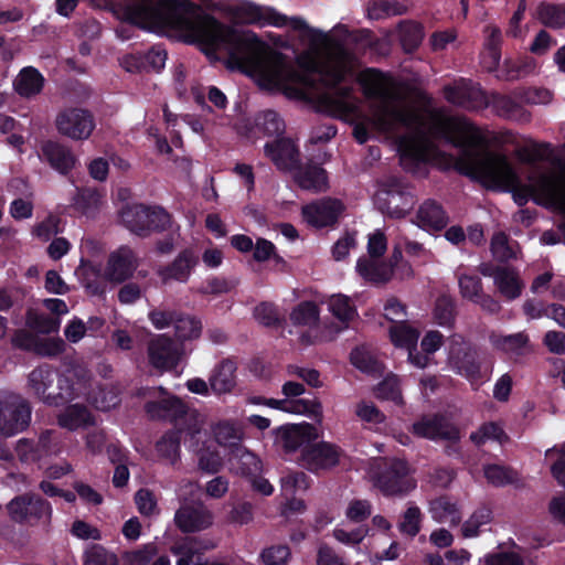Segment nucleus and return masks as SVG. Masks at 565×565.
Here are the masks:
<instances>
[{
  "mask_svg": "<svg viewBox=\"0 0 565 565\" xmlns=\"http://www.w3.org/2000/svg\"><path fill=\"white\" fill-rule=\"evenodd\" d=\"M398 152L402 167L408 171H415L429 159L426 143L415 137H402L398 142Z\"/></svg>",
  "mask_w": 565,
  "mask_h": 565,
  "instance_id": "obj_25",
  "label": "nucleus"
},
{
  "mask_svg": "<svg viewBox=\"0 0 565 565\" xmlns=\"http://www.w3.org/2000/svg\"><path fill=\"white\" fill-rule=\"evenodd\" d=\"M355 270L362 279L373 286H384L393 277L392 264L366 256L358 259Z\"/></svg>",
  "mask_w": 565,
  "mask_h": 565,
  "instance_id": "obj_26",
  "label": "nucleus"
},
{
  "mask_svg": "<svg viewBox=\"0 0 565 565\" xmlns=\"http://www.w3.org/2000/svg\"><path fill=\"white\" fill-rule=\"evenodd\" d=\"M350 361L356 369L366 374H375L380 370L379 361L364 349H353Z\"/></svg>",
  "mask_w": 565,
  "mask_h": 565,
  "instance_id": "obj_54",
  "label": "nucleus"
},
{
  "mask_svg": "<svg viewBox=\"0 0 565 565\" xmlns=\"http://www.w3.org/2000/svg\"><path fill=\"white\" fill-rule=\"evenodd\" d=\"M419 332L405 321H399L390 328V339L397 348L412 349L417 345Z\"/></svg>",
  "mask_w": 565,
  "mask_h": 565,
  "instance_id": "obj_41",
  "label": "nucleus"
},
{
  "mask_svg": "<svg viewBox=\"0 0 565 565\" xmlns=\"http://www.w3.org/2000/svg\"><path fill=\"white\" fill-rule=\"evenodd\" d=\"M535 17L545 28L552 30L565 29V2L553 3L542 1L536 7Z\"/></svg>",
  "mask_w": 565,
  "mask_h": 565,
  "instance_id": "obj_36",
  "label": "nucleus"
},
{
  "mask_svg": "<svg viewBox=\"0 0 565 565\" xmlns=\"http://www.w3.org/2000/svg\"><path fill=\"white\" fill-rule=\"evenodd\" d=\"M60 427L74 431L95 425V418L84 404H70L57 415Z\"/></svg>",
  "mask_w": 565,
  "mask_h": 565,
  "instance_id": "obj_31",
  "label": "nucleus"
},
{
  "mask_svg": "<svg viewBox=\"0 0 565 565\" xmlns=\"http://www.w3.org/2000/svg\"><path fill=\"white\" fill-rule=\"evenodd\" d=\"M390 74L374 67H366L358 77L363 95L367 99H380L382 106L376 115V124L382 130H391L395 125L409 128L419 124V116L416 111L392 105L396 99L387 86L391 84Z\"/></svg>",
  "mask_w": 565,
  "mask_h": 565,
  "instance_id": "obj_3",
  "label": "nucleus"
},
{
  "mask_svg": "<svg viewBox=\"0 0 565 565\" xmlns=\"http://www.w3.org/2000/svg\"><path fill=\"white\" fill-rule=\"evenodd\" d=\"M268 157L278 170L292 171L300 162L299 149L290 138L279 137L264 147Z\"/></svg>",
  "mask_w": 565,
  "mask_h": 565,
  "instance_id": "obj_20",
  "label": "nucleus"
},
{
  "mask_svg": "<svg viewBox=\"0 0 565 565\" xmlns=\"http://www.w3.org/2000/svg\"><path fill=\"white\" fill-rule=\"evenodd\" d=\"M434 319L441 327H452L456 319V303L447 295L439 296L435 301Z\"/></svg>",
  "mask_w": 565,
  "mask_h": 565,
  "instance_id": "obj_46",
  "label": "nucleus"
},
{
  "mask_svg": "<svg viewBox=\"0 0 565 565\" xmlns=\"http://www.w3.org/2000/svg\"><path fill=\"white\" fill-rule=\"evenodd\" d=\"M295 170V182L302 190L315 193L324 192L329 188V179L326 169L316 163H300Z\"/></svg>",
  "mask_w": 565,
  "mask_h": 565,
  "instance_id": "obj_27",
  "label": "nucleus"
},
{
  "mask_svg": "<svg viewBox=\"0 0 565 565\" xmlns=\"http://www.w3.org/2000/svg\"><path fill=\"white\" fill-rule=\"evenodd\" d=\"M435 134L459 149L455 169L460 174L479 180L490 188H511L514 202L524 206L530 199L536 204L565 210V178L542 174L536 184H522L509 158L490 150L487 135L472 121L446 117L435 126ZM565 172V163L562 166Z\"/></svg>",
  "mask_w": 565,
  "mask_h": 565,
  "instance_id": "obj_2",
  "label": "nucleus"
},
{
  "mask_svg": "<svg viewBox=\"0 0 565 565\" xmlns=\"http://www.w3.org/2000/svg\"><path fill=\"white\" fill-rule=\"evenodd\" d=\"M32 408L26 401L6 402L0 405V433L11 437L24 431L31 422Z\"/></svg>",
  "mask_w": 565,
  "mask_h": 565,
  "instance_id": "obj_19",
  "label": "nucleus"
},
{
  "mask_svg": "<svg viewBox=\"0 0 565 565\" xmlns=\"http://www.w3.org/2000/svg\"><path fill=\"white\" fill-rule=\"evenodd\" d=\"M254 317L265 327H279L281 319L274 303L260 302L254 309Z\"/></svg>",
  "mask_w": 565,
  "mask_h": 565,
  "instance_id": "obj_59",
  "label": "nucleus"
},
{
  "mask_svg": "<svg viewBox=\"0 0 565 565\" xmlns=\"http://www.w3.org/2000/svg\"><path fill=\"white\" fill-rule=\"evenodd\" d=\"M42 152L50 166L62 174H67L74 168L75 157L68 148L58 142H45Z\"/></svg>",
  "mask_w": 565,
  "mask_h": 565,
  "instance_id": "obj_33",
  "label": "nucleus"
},
{
  "mask_svg": "<svg viewBox=\"0 0 565 565\" xmlns=\"http://www.w3.org/2000/svg\"><path fill=\"white\" fill-rule=\"evenodd\" d=\"M236 363L232 359L221 361L210 377L211 388L217 393H228L236 385Z\"/></svg>",
  "mask_w": 565,
  "mask_h": 565,
  "instance_id": "obj_34",
  "label": "nucleus"
},
{
  "mask_svg": "<svg viewBox=\"0 0 565 565\" xmlns=\"http://www.w3.org/2000/svg\"><path fill=\"white\" fill-rule=\"evenodd\" d=\"M420 524V509L417 505H409L402 515V520L398 523V530L401 533L414 537L419 533Z\"/></svg>",
  "mask_w": 565,
  "mask_h": 565,
  "instance_id": "obj_51",
  "label": "nucleus"
},
{
  "mask_svg": "<svg viewBox=\"0 0 565 565\" xmlns=\"http://www.w3.org/2000/svg\"><path fill=\"white\" fill-rule=\"evenodd\" d=\"M146 72H160L168 57L167 51L161 45H153L147 52L142 53Z\"/></svg>",
  "mask_w": 565,
  "mask_h": 565,
  "instance_id": "obj_60",
  "label": "nucleus"
},
{
  "mask_svg": "<svg viewBox=\"0 0 565 565\" xmlns=\"http://www.w3.org/2000/svg\"><path fill=\"white\" fill-rule=\"evenodd\" d=\"M223 467V459L217 451L203 450L199 455V468L207 473H217Z\"/></svg>",
  "mask_w": 565,
  "mask_h": 565,
  "instance_id": "obj_64",
  "label": "nucleus"
},
{
  "mask_svg": "<svg viewBox=\"0 0 565 565\" xmlns=\"http://www.w3.org/2000/svg\"><path fill=\"white\" fill-rule=\"evenodd\" d=\"M429 510L433 519L438 522H445L448 519L451 521L456 518L459 519L456 503H454L447 495H440L430 501Z\"/></svg>",
  "mask_w": 565,
  "mask_h": 565,
  "instance_id": "obj_49",
  "label": "nucleus"
},
{
  "mask_svg": "<svg viewBox=\"0 0 565 565\" xmlns=\"http://www.w3.org/2000/svg\"><path fill=\"white\" fill-rule=\"evenodd\" d=\"M51 431L46 430L41 434L38 441L22 438L17 443L15 450L22 461H35L49 451L47 443Z\"/></svg>",
  "mask_w": 565,
  "mask_h": 565,
  "instance_id": "obj_39",
  "label": "nucleus"
},
{
  "mask_svg": "<svg viewBox=\"0 0 565 565\" xmlns=\"http://www.w3.org/2000/svg\"><path fill=\"white\" fill-rule=\"evenodd\" d=\"M149 365L160 373L170 372L180 363L181 352L177 342L167 334H158L147 345Z\"/></svg>",
  "mask_w": 565,
  "mask_h": 565,
  "instance_id": "obj_14",
  "label": "nucleus"
},
{
  "mask_svg": "<svg viewBox=\"0 0 565 565\" xmlns=\"http://www.w3.org/2000/svg\"><path fill=\"white\" fill-rule=\"evenodd\" d=\"M494 274V285L505 299L514 300L521 296L524 285L513 268L497 266Z\"/></svg>",
  "mask_w": 565,
  "mask_h": 565,
  "instance_id": "obj_35",
  "label": "nucleus"
},
{
  "mask_svg": "<svg viewBox=\"0 0 565 565\" xmlns=\"http://www.w3.org/2000/svg\"><path fill=\"white\" fill-rule=\"evenodd\" d=\"M198 9L191 0H134L125 7V17L135 25L183 30L209 58L216 60L217 52H224L227 67L256 75L260 86L284 90L300 100L310 99L318 88V65L312 58L299 56L298 70L253 31L224 24L212 14L191 18Z\"/></svg>",
  "mask_w": 565,
  "mask_h": 565,
  "instance_id": "obj_1",
  "label": "nucleus"
},
{
  "mask_svg": "<svg viewBox=\"0 0 565 565\" xmlns=\"http://www.w3.org/2000/svg\"><path fill=\"white\" fill-rule=\"evenodd\" d=\"M445 99L466 110H481L487 108V93L470 81H460L455 85L444 87Z\"/></svg>",
  "mask_w": 565,
  "mask_h": 565,
  "instance_id": "obj_18",
  "label": "nucleus"
},
{
  "mask_svg": "<svg viewBox=\"0 0 565 565\" xmlns=\"http://www.w3.org/2000/svg\"><path fill=\"white\" fill-rule=\"evenodd\" d=\"M28 326L39 333L50 334L58 330L60 322L49 316L34 315L28 317Z\"/></svg>",
  "mask_w": 565,
  "mask_h": 565,
  "instance_id": "obj_61",
  "label": "nucleus"
},
{
  "mask_svg": "<svg viewBox=\"0 0 565 565\" xmlns=\"http://www.w3.org/2000/svg\"><path fill=\"white\" fill-rule=\"evenodd\" d=\"M328 306L330 312L342 323L348 324L358 316L356 308L348 296L333 295Z\"/></svg>",
  "mask_w": 565,
  "mask_h": 565,
  "instance_id": "obj_45",
  "label": "nucleus"
},
{
  "mask_svg": "<svg viewBox=\"0 0 565 565\" xmlns=\"http://www.w3.org/2000/svg\"><path fill=\"white\" fill-rule=\"evenodd\" d=\"M448 222L446 210L436 200H425L417 210L416 224L427 232H440L446 228Z\"/></svg>",
  "mask_w": 565,
  "mask_h": 565,
  "instance_id": "obj_24",
  "label": "nucleus"
},
{
  "mask_svg": "<svg viewBox=\"0 0 565 565\" xmlns=\"http://www.w3.org/2000/svg\"><path fill=\"white\" fill-rule=\"evenodd\" d=\"M405 12L403 6L399 3H391L385 0H380L373 2V4L369 8V17L371 19H382L386 15H399Z\"/></svg>",
  "mask_w": 565,
  "mask_h": 565,
  "instance_id": "obj_63",
  "label": "nucleus"
},
{
  "mask_svg": "<svg viewBox=\"0 0 565 565\" xmlns=\"http://www.w3.org/2000/svg\"><path fill=\"white\" fill-rule=\"evenodd\" d=\"M214 435L217 444L226 447L228 451L243 444L241 430L230 422L218 423L214 429Z\"/></svg>",
  "mask_w": 565,
  "mask_h": 565,
  "instance_id": "obj_48",
  "label": "nucleus"
},
{
  "mask_svg": "<svg viewBox=\"0 0 565 565\" xmlns=\"http://www.w3.org/2000/svg\"><path fill=\"white\" fill-rule=\"evenodd\" d=\"M188 405L175 395H168L158 401H149L145 404V412L151 419L169 420L177 423L186 416Z\"/></svg>",
  "mask_w": 565,
  "mask_h": 565,
  "instance_id": "obj_22",
  "label": "nucleus"
},
{
  "mask_svg": "<svg viewBox=\"0 0 565 565\" xmlns=\"http://www.w3.org/2000/svg\"><path fill=\"white\" fill-rule=\"evenodd\" d=\"M521 103L524 104H547L552 100L553 94L547 88L543 87H522L513 92Z\"/></svg>",
  "mask_w": 565,
  "mask_h": 565,
  "instance_id": "obj_50",
  "label": "nucleus"
},
{
  "mask_svg": "<svg viewBox=\"0 0 565 565\" xmlns=\"http://www.w3.org/2000/svg\"><path fill=\"white\" fill-rule=\"evenodd\" d=\"M411 431L417 437L429 440H448L452 443L460 440L458 427L438 413L422 416L413 423Z\"/></svg>",
  "mask_w": 565,
  "mask_h": 565,
  "instance_id": "obj_16",
  "label": "nucleus"
},
{
  "mask_svg": "<svg viewBox=\"0 0 565 565\" xmlns=\"http://www.w3.org/2000/svg\"><path fill=\"white\" fill-rule=\"evenodd\" d=\"M277 435L287 454L303 449L317 438L315 426L308 423L281 426L277 429Z\"/></svg>",
  "mask_w": 565,
  "mask_h": 565,
  "instance_id": "obj_23",
  "label": "nucleus"
},
{
  "mask_svg": "<svg viewBox=\"0 0 565 565\" xmlns=\"http://www.w3.org/2000/svg\"><path fill=\"white\" fill-rule=\"evenodd\" d=\"M139 266V259L132 248L121 245L108 255L104 277L111 284H124L131 279Z\"/></svg>",
  "mask_w": 565,
  "mask_h": 565,
  "instance_id": "obj_15",
  "label": "nucleus"
},
{
  "mask_svg": "<svg viewBox=\"0 0 565 565\" xmlns=\"http://www.w3.org/2000/svg\"><path fill=\"white\" fill-rule=\"evenodd\" d=\"M469 439L475 446L481 447L488 440L498 441L500 445H503L509 441L510 438L499 423L487 422L483 423L477 431H472Z\"/></svg>",
  "mask_w": 565,
  "mask_h": 565,
  "instance_id": "obj_40",
  "label": "nucleus"
},
{
  "mask_svg": "<svg viewBox=\"0 0 565 565\" xmlns=\"http://www.w3.org/2000/svg\"><path fill=\"white\" fill-rule=\"evenodd\" d=\"M487 108L491 107L493 113L503 119L529 122L531 120V113L524 108L522 103L514 96L504 95L498 92L487 94Z\"/></svg>",
  "mask_w": 565,
  "mask_h": 565,
  "instance_id": "obj_21",
  "label": "nucleus"
},
{
  "mask_svg": "<svg viewBox=\"0 0 565 565\" xmlns=\"http://www.w3.org/2000/svg\"><path fill=\"white\" fill-rule=\"evenodd\" d=\"M344 456L343 449L329 441H318L301 449L298 463L312 473H320L335 468Z\"/></svg>",
  "mask_w": 565,
  "mask_h": 565,
  "instance_id": "obj_10",
  "label": "nucleus"
},
{
  "mask_svg": "<svg viewBox=\"0 0 565 565\" xmlns=\"http://www.w3.org/2000/svg\"><path fill=\"white\" fill-rule=\"evenodd\" d=\"M177 526L184 533L204 530L212 524L210 512L193 507H181L174 515Z\"/></svg>",
  "mask_w": 565,
  "mask_h": 565,
  "instance_id": "obj_30",
  "label": "nucleus"
},
{
  "mask_svg": "<svg viewBox=\"0 0 565 565\" xmlns=\"http://www.w3.org/2000/svg\"><path fill=\"white\" fill-rule=\"evenodd\" d=\"M458 284L460 295L472 302L483 292L482 280L476 275H461Z\"/></svg>",
  "mask_w": 565,
  "mask_h": 565,
  "instance_id": "obj_58",
  "label": "nucleus"
},
{
  "mask_svg": "<svg viewBox=\"0 0 565 565\" xmlns=\"http://www.w3.org/2000/svg\"><path fill=\"white\" fill-rule=\"evenodd\" d=\"M44 82L45 79L38 68L25 66L19 72L13 87L18 95L30 98L42 92Z\"/></svg>",
  "mask_w": 565,
  "mask_h": 565,
  "instance_id": "obj_32",
  "label": "nucleus"
},
{
  "mask_svg": "<svg viewBox=\"0 0 565 565\" xmlns=\"http://www.w3.org/2000/svg\"><path fill=\"white\" fill-rule=\"evenodd\" d=\"M28 385L47 406H64L78 397L73 380L60 374L57 369L47 363H43L30 372Z\"/></svg>",
  "mask_w": 565,
  "mask_h": 565,
  "instance_id": "obj_4",
  "label": "nucleus"
},
{
  "mask_svg": "<svg viewBox=\"0 0 565 565\" xmlns=\"http://www.w3.org/2000/svg\"><path fill=\"white\" fill-rule=\"evenodd\" d=\"M11 519L19 523L49 524L52 518L51 503L35 493H23L13 498L7 505Z\"/></svg>",
  "mask_w": 565,
  "mask_h": 565,
  "instance_id": "obj_9",
  "label": "nucleus"
},
{
  "mask_svg": "<svg viewBox=\"0 0 565 565\" xmlns=\"http://www.w3.org/2000/svg\"><path fill=\"white\" fill-rule=\"evenodd\" d=\"M320 309L313 301H301L290 312V321L294 326L311 327L318 323Z\"/></svg>",
  "mask_w": 565,
  "mask_h": 565,
  "instance_id": "obj_44",
  "label": "nucleus"
},
{
  "mask_svg": "<svg viewBox=\"0 0 565 565\" xmlns=\"http://www.w3.org/2000/svg\"><path fill=\"white\" fill-rule=\"evenodd\" d=\"M175 337L180 341L196 339L201 334V321L194 317L179 313L173 324Z\"/></svg>",
  "mask_w": 565,
  "mask_h": 565,
  "instance_id": "obj_47",
  "label": "nucleus"
},
{
  "mask_svg": "<svg viewBox=\"0 0 565 565\" xmlns=\"http://www.w3.org/2000/svg\"><path fill=\"white\" fill-rule=\"evenodd\" d=\"M484 477L494 487H504L514 482L515 472L504 466L488 465L484 468Z\"/></svg>",
  "mask_w": 565,
  "mask_h": 565,
  "instance_id": "obj_53",
  "label": "nucleus"
},
{
  "mask_svg": "<svg viewBox=\"0 0 565 565\" xmlns=\"http://www.w3.org/2000/svg\"><path fill=\"white\" fill-rule=\"evenodd\" d=\"M120 216L125 226L140 237L170 232L174 226L172 215L161 206L134 204L126 206Z\"/></svg>",
  "mask_w": 565,
  "mask_h": 565,
  "instance_id": "obj_5",
  "label": "nucleus"
},
{
  "mask_svg": "<svg viewBox=\"0 0 565 565\" xmlns=\"http://www.w3.org/2000/svg\"><path fill=\"white\" fill-rule=\"evenodd\" d=\"M344 210L345 205L341 200L324 196L303 205L301 216L312 227H331L338 223Z\"/></svg>",
  "mask_w": 565,
  "mask_h": 565,
  "instance_id": "obj_12",
  "label": "nucleus"
},
{
  "mask_svg": "<svg viewBox=\"0 0 565 565\" xmlns=\"http://www.w3.org/2000/svg\"><path fill=\"white\" fill-rule=\"evenodd\" d=\"M180 429H170L166 431L156 443V451L160 459L174 465L180 459L181 446Z\"/></svg>",
  "mask_w": 565,
  "mask_h": 565,
  "instance_id": "obj_38",
  "label": "nucleus"
},
{
  "mask_svg": "<svg viewBox=\"0 0 565 565\" xmlns=\"http://www.w3.org/2000/svg\"><path fill=\"white\" fill-rule=\"evenodd\" d=\"M290 556V548L286 544L271 545L260 553L262 562L265 565H288Z\"/></svg>",
  "mask_w": 565,
  "mask_h": 565,
  "instance_id": "obj_57",
  "label": "nucleus"
},
{
  "mask_svg": "<svg viewBox=\"0 0 565 565\" xmlns=\"http://www.w3.org/2000/svg\"><path fill=\"white\" fill-rule=\"evenodd\" d=\"M228 463L235 473L243 477H257L262 471L260 459L243 444L227 451Z\"/></svg>",
  "mask_w": 565,
  "mask_h": 565,
  "instance_id": "obj_29",
  "label": "nucleus"
},
{
  "mask_svg": "<svg viewBox=\"0 0 565 565\" xmlns=\"http://www.w3.org/2000/svg\"><path fill=\"white\" fill-rule=\"evenodd\" d=\"M375 393L381 399L391 401L395 404L403 403L399 381L395 375L386 376L382 382H380L376 386Z\"/></svg>",
  "mask_w": 565,
  "mask_h": 565,
  "instance_id": "obj_52",
  "label": "nucleus"
},
{
  "mask_svg": "<svg viewBox=\"0 0 565 565\" xmlns=\"http://www.w3.org/2000/svg\"><path fill=\"white\" fill-rule=\"evenodd\" d=\"M491 342L498 350L505 353L521 355L524 353L529 343V337L523 332L508 335H493L491 337Z\"/></svg>",
  "mask_w": 565,
  "mask_h": 565,
  "instance_id": "obj_43",
  "label": "nucleus"
},
{
  "mask_svg": "<svg viewBox=\"0 0 565 565\" xmlns=\"http://www.w3.org/2000/svg\"><path fill=\"white\" fill-rule=\"evenodd\" d=\"M408 462L399 458H383L373 475L374 486L385 495H404L416 488Z\"/></svg>",
  "mask_w": 565,
  "mask_h": 565,
  "instance_id": "obj_6",
  "label": "nucleus"
},
{
  "mask_svg": "<svg viewBox=\"0 0 565 565\" xmlns=\"http://www.w3.org/2000/svg\"><path fill=\"white\" fill-rule=\"evenodd\" d=\"M234 15L245 24H255L258 26L271 25L282 28L290 25L295 31L308 32L311 26L298 17L288 18L279 13L274 8L258 6L253 2H245L234 9Z\"/></svg>",
  "mask_w": 565,
  "mask_h": 565,
  "instance_id": "obj_7",
  "label": "nucleus"
},
{
  "mask_svg": "<svg viewBox=\"0 0 565 565\" xmlns=\"http://www.w3.org/2000/svg\"><path fill=\"white\" fill-rule=\"evenodd\" d=\"M78 281L85 291L90 296H103L106 294V279L98 265L89 259L82 258L75 269Z\"/></svg>",
  "mask_w": 565,
  "mask_h": 565,
  "instance_id": "obj_28",
  "label": "nucleus"
},
{
  "mask_svg": "<svg viewBox=\"0 0 565 565\" xmlns=\"http://www.w3.org/2000/svg\"><path fill=\"white\" fill-rule=\"evenodd\" d=\"M448 360L451 369L471 383L482 379V362L479 356V350L470 342L454 341L449 350Z\"/></svg>",
  "mask_w": 565,
  "mask_h": 565,
  "instance_id": "obj_13",
  "label": "nucleus"
},
{
  "mask_svg": "<svg viewBox=\"0 0 565 565\" xmlns=\"http://www.w3.org/2000/svg\"><path fill=\"white\" fill-rule=\"evenodd\" d=\"M398 39L405 53H414L424 40V28L420 23L404 20L397 24Z\"/></svg>",
  "mask_w": 565,
  "mask_h": 565,
  "instance_id": "obj_37",
  "label": "nucleus"
},
{
  "mask_svg": "<svg viewBox=\"0 0 565 565\" xmlns=\"http://www.w3.org/2000/svg\"><path fill=\"white\" fill-rule=\"evenodd\" d=\"M254 121L255 127L267 136H280L285 132L286 125L284 119L273 109L259 111L255 116Z\"/></svg>",
  "mask_w": 565,
  "mask_h": 565,
  "instance_id": "obj_42",
  "label": "nucleus"
},
{
  "mask_svg": "<svg viewBox=\"0 0 565 565\" xmlns=\"http://www.w3.org/2000/svg\"><path fill=\"white\" fill-rule=\"evenodd\" d=\"M381 210L390 217L403 218L415 205V194L411 184L403 178L388 177L383 183L379 198Z\"/></svg>",
  "mask_w": 565,
  "mask_h": 565,
  "instance_id": "obj_8",
  "label": "nucleus"
},
{
  "mask_svg": "<svg viewBox=\"0 0 565 565\" xmlns=\"http://www.w3.org/2000/svg\"><path fill=\"white\" fill-rule=\"evenodd\" d=\"M84 565H118V558L103 545L93 544L85 553Z\"/></svg>",
  "mask_w": 565,
  "mask_h": 565,
  "instance_id": "obj_56",
  "label": "nucleus"
},
{
  "mask_svg": "<svg viewBox=\"0 0 565 565\" xmlns=\"http://www.w3.org/2000/svg\"><path fill=\"white\" fill-rule=\"evenodd\" d=\"M367 534L369 527L366 525H361L352 531L343 529H335L333 531V536L337 541L350 546L359 545Z\"/></svg>",
  "mask_w": 565,
  "mask_h": 565,
  "instance_id": "obj_62",
  "label": "nucleus"
},
{
  "mask_svg": "<svg viewBox=\"0 0 565 565\" xmlns=\"http://www.w3.org/2000/svg\"><path fill=\"white\" fill-rule=\"evenodd\" d=\"M199 264L200 256L196 249L185 247L178 253L171 263L161 266L157 275L163 285L172 281L186 284Z\"/></svg>",
  "mask_w": 565,
  "mask_h": 565,
  "instance_id": "obj_17",
  "label": "nucleus"
},
{
  "mask_svg": "<svg viewBox=\"0 0 565 565\" xmlns=\"http://www.w3.org/2000/svg\"><path fill=\"white\" fill-rule=\"evenodd\" d=\"M55 126L61 135L72 140L83 141L92 136L96 122L89 109L68 107L57 114Z\"/></svg>",
  "mask_w": 565,
  "mask_h": 565,
  "instance_id": "obj_11",
  "label": "nucleus"
},
{
  "mask_svg": "<svg viewBox=\"0 0 565 565\" xmlns=\"http://www.w3.org/2000/svg\"><path fill=\"white\" fill-rule=\"evenodd\" d=\"M60 217L50 214L42 222L34 225L32 234L42 242H49L53 236L63 232Z\"/></svg>",
  "mask_w": 565,
  "mask_h": 565,
  "instance_id": "obj_55",
  "label": "nucleus"
}]
</instances>
